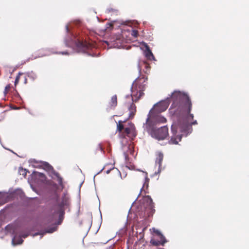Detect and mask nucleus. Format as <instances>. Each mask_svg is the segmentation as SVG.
Listing matches in <instances>:
<instances>
[{"label": "nucleus", "mask_w": 249, "mask_h": 249, "mask_svg": "<svg viewBox=\"0 0 249 249\" xmlns=\"http://www.w3.org/2000/svg\"><path fill=\"white\" fill-rule=\"evenodd\" d=\"M171 97L173 99L172 107H177L178 109L182 110L187 115V120H179L171 125L172 135L169 142L170 144H177L181 141L182 136H187L192 132V125L196 124L197 123L195 120L191 124H189L188 122L193 119L194 115L190 113L192 103L187 94L180 91H175Z\"/></svg>", "instance_id": "f257e3e1"}, {"label": "nucleus", "mask_w": 249, "mask_h": 249, "mask_svg": "<svg viewBox=\"0 0 249 249\" xmlns=\"http://www.w3.org/2000/svg\"><path fill=\"white\" fill-rule=\"evenodd\" d=\"M166 122V119L162 116L155 115L151 118L147 117L145 123L143 124L144 130L151 136L152 137L158 140L164 139L168 135V129L167 126H161L156 129V125L160 123Z\"/></svg>", "instance_id": "f03ea898"}, {"label": "nucleus", "mask_w": 249, "mask_h": 249, "mask_svg": "<svg viewBox=\"0 0 249 249\" xmlns=\"http://www.w3.org/2000/svg\"><path fill=\"white\" fill-rule=\"evenodd\" d=\"M155 212L154 204L151 197L149 196H144L140 200L137 208V212L142 217H149L153 215Z\"/></svg>", "instance_id": "7ed1b4c3"}, {"label": "nucleus", "mask_w": 249, "mask_h": 249, "mask_svg": "<svg viewBox=\"0 0 249 249\" xmlns=\"http://www.w3.org/2000/svg\"><path fill=\"white\" fill-rule=\"evenodd\" d=\"M169 105L168 99L161 101L154 105L153 107L150 110L147 117L150 118L155 115L161 116L160 113L166 110Z\"/></svg>", "instance_id": "20e7f679"}, {"label": "nucleus", "mask_w": 249, "mask_h": 249, "mask_svg": "<svg viewBox=\"0 0 249 249\" xmlns=\"http://www.w3.org/2000/svg\"><path fill=\"white\" fill-rule=\"evenodd\" d=\"M69 198L65 195L62 197L61 202L58 205L54 206V212L53 216L56 217L58 215L59 221L58 224H60L63 219V216L64 214V207L69 204Z\"/></svg>", "instance_id": "39448f33"}, {"label": "nucleus", "mask_w": 249, "mask_h": 249, "mask_svg": "<svg viewBox=\"0 0 249 249\" xmlns=\"http://www.w3.org/2000/svg\"><path fill=\"white\" fill-rule=\"evenodd\" d=\"M65 43L66 46L71 48H75L76 52L78 53H85L88 49V47L80 41H76L71 38L70 41L65 39Z\"/></svg>", "instance_id": "423d86ee"}, {"label": "nucleus", "mask_w": 249, "mask_h": 249, "mask_svg": "<svg viewBox=\"0 0 249 249\" xmlns=\"http://www.w3.org/2000/svg\"><path fill=\"white\" fill-rule=\"evenodd\" d=\"M40 165L39 167H42L43 169L45 170L47 172H48L49 174H50V176H55L57 178V180L59 184H61L62 183V178L59 176V175L58 173L56 172L54 170L53 167L50 165L48 162L45 161H40L39 162Z\"/></svg>", "instance_id": "0eeeda50"}, {"label": "nucleus", "mask_w": 249, "mask_h": 249, "mask_svg": "<svg viewBox=\"0 0 249 249\" xmlns=\"http://www.w3.org/2000/svg\"><path fill=\"white\" fill-rule=\"evenodd\" d=\"M124 131L126 134L129 138L133 139L137 135L135 127L134 124L132 123H129L127 127H125Z\"/></svg>", "instance_id": "6e6552de"}, {"label": "nucleus", "mask_w": 249, "mask_h": 249, "mask_svg": "<svg viewBox=\"0 0 249 249\" xmlns=\"http://www.w3.org/2000/svg\"><path fill=\"white\" fill-rule=\"evenodd\" d=\"M29 235V233L22 234L20 236H18L17 235L14 236L12 240V244L13 246L21 244L22 243L23 240L22 238H26Z\"/></svg>", "instance_id": "1a4fd4ad"}, {"label": "nucleus", "mask_w": 249, "mask_h": 249, "mask_svg": "<svg viewBox=\"0 0 249 249\" xmlns=\"http://www.w3.org/2000/svg\"><path fill=\"white\" fill-rule=\"evenodd\" d=\"M163 155L161 152H159L157 154V158L155 161L156 165H158V172H155V174H159L161 171V165L163 160Z\"/></svg>", "instance_id": "9d476101"}, {"label": "nucleus", "mask_w": 249, "mask_h": 249, "mask_svg": "<svg viewBox=\"0 0 249 249\" xmlns=\"http://www.w3.org/2000/svg\"><path fill=\"white\" fill-rule=\"evenodd\" d=\"M160 240L155 238H152L150 240V243L154 246H159L160 245L163 246L167 240L164 236H161V237H159Z\"/></svg>", "instance_id": "9b49d317"}, {"label": "nucleus", "mask_w": 249, "mask_h": 249, "mask_svg": "<svg viewBox=\"0 0 249 249\" xmlns=\"http://www.w3.org/2000/svg\"><path fill=\"white\" fill-rule=\"evenodd\" d=\"M144 45L145 47V50L144 51V54L145 56L147 59L150 60H155L154 55L150 50L149 46L145 43H144Z\"/></svg>", "instance_id": "f8f14e48"}, {"label": "nucleus", "mask_w": 249, "mask_h": 249, "mask_svg": "<svg viewBox=\"0 0 249 249\" xmlns=\"http://www.w3.org/2000/svg\"><path fill=\"white\" fill-rule=\"evenodd\" d=\"M56 229H57V227L56 226H53V227L47 229L44 231L40 232H36L33 235V236L34 237V236L38 235H41L43 236V235L46 233H53L56 230Z\"/></svg>", "instance_id": "ddd939ff"}, {"label": "nucleus", "mask_w": 249, "mask_h": 249, "mask_svg": "<svg viewBox=\"0 0 249 249\" xmlns=\"http://www.w3.org/2000/svg\"><path fill=\"white\" fill-rule=\"evenodd\" d=\"M8 195L6 193L0 192V206L8 201Z\"/></svg>", "instance_id": "4468645a"}, {"label": "nucleus", "mask_w": 249, "mask_h": 249, "mask_svg": "<svg viewBox=\"0 0 249 249\" xmlns=\"http://www.w3.org/2000/svg\"><path fill=\"white\" fill-rule=\"evenodd\" d=\"M15 231V226L12 225H8L6 226L4 230H2L1 232H4V233L7 234L8 233H13Z\"/></svg>", "instance_id": "2eb2a0df"}, {"label": "nucleus", "mask_w": 249, "mask_h": 249, "mask_svg": "<svg viewBox=\"0 0 249 249\" xmlns=\"http://www.w3.org/2000/svg\"><path fill=\"white\" fill-rule=\"evenodd\" d=\"M52 53H54V52H51L50 51L47 50L46 51V53H39L38 56H36L35 58L39 57H42L45 55H49ZM59 53V54H69V53L67 51L64 52H61L59 53Z\"/></svg>", "instance_id": "dca6fc26"}, {"label": "nucleus", "mask_w": 249, "mask_h": 249, "mask_svg": "<svg viewBox=\"0 0 249 249\" xmlns=\"http://www.w3.org/2000/svg\"><path fill=\"white\" fill-rule=\"evenodd\" d=\"M136 106L135 105H134L133 104H132L129 108V117H133L135 114V113L136 112Z\"/></svg>", "instance_id": "f3484780"}, {"label": "nucleus", "mask_w": 249, "mask_h": 249, "mask_svg": "<svg viewBox=\"0 0 249 249\" xmlns=\"http://www.w3.org/2000/svg\"><path fill=\"white\" fill-rule=\"evenodd\" d=\"M110 106L111 107H115L117 104V96L116 95L113 96L111 98V101L109 103Z\"/></svg>", "instance_id": "a211bd4d"}, {"label": "nucleus", "mask_w": 249, "mask_h": 249, "mask_svg": "<svg viewBox=\"0 0 249 249\" xmlns=\"http://www.w3.org/2000/svg\"><path fill=\"white\" fill-rule=\"evenodd\" d=\"M106 43L107 44V45L108 46H109V47L110 48H120L122 47V45L121 44H119L116 41H115L114 42H113L112 44L110 45L108 43V42L107 41H106Z\"/></svg>", "instance_id": "6ab92c4d"}, {"label": "nucleus", "mask_w": 249, "mask_h": 249, "mask_svg": "<svg viewBox=\"0 0 249 249\" xmlns=\"http://www.w3.org/2000/svg\"><path fill=\"white\" fill-rule=\"evenodd\" d=\"M149 180V179L148 178L147 173H145V182L143 183V187L141 188V191L142 190V189H144L145 187H146V188H148Z\"/></svg>", "instance_id": "aec40b11"}, {"label": "nucleus", "mask_w": 249, "mask_h": 249, "mask_svg": "<svg viewBox=\"0 0 249 249\" xmlns=\"http://www.w3.org/2000/svg\"><path fill=\"white\" fill-rule=\"evenodd\" d=\"M122 123L121 121H119L117 124V130L120 132L122 131L124 128V125L121 124Z\"/></svg>", "instance_id": "412c9836"}, {"label": "nucleus", "mask_w": 249, "mask_h": 249, "mask_svg": "<svg viewBox=\"0 0 249 249\" xmlns=\"http://www.w3.org/2000/svg\"><path fill=\"white\" fill-rule=\"evenodd\" d=\"M152 230L155 233L157 236H159V237H161V236H163V235L161 234L159 230L156 229L155 228H153Z\"/></svg>", "instance_id": "4be33fe9"}, {"label": "nucleus", "mask_w": 249, "mask_h": 249, "mask_svg": "<svg viewBox=\"0 0 249 249\" xmlns=\"http://www.w3.org/2000/svg\"><path fill=\"white\" fill-rule=\"evenodd\" d=\"M138 31L137 30H133L131 31V35L134 37H137L138 36Z\"/></svg>", "instance_id": "5701e85b"}, {"label": "nucleus", "mask_w": 249, "mask_h": 249, "mask_svg": "<svg viewBox=\"0 0 249 249\" xmlns=\"http://www.w3.org/2000/svg\"><path fill=\"white\" fill-rule=\"evenodd\" d=\"M21 74V73L19 72L18 73V75L17 76L16 78V79L15 80V86L19 82V77H20V75Z\"/></svg>", "instance_id": "b1692460"}, {"label": "nucleus", "mask_w": 249, "mask_h": 249, "mask_svg": "<svg viewBox=\"0 0 249 249\" xmlns=\"http://www.w3.org/2000/svg\"><path fill=\"white\" fill-rule=\"evenodd\" d=\"M19 172H20V174L21 175H22L24 176H25L26 175V174H27V172H26V171L25 169H23V168H22L21 169H20L19 170Z\"/></svg>", "instance_id": "393cba45"}, {"label": "nucleus", "mask_w": 249, "mask_h": 249, "mask_svg": "<svg viewBox=\"0 0 249 249\" xmlns=\"http://www.w3.org/2000/svg\"><path fill=\"white\" fill-rule=\"evenodd\" d=\"M10 85H7L5 88V90H4V94H6L7 92V91L10 89Z\"/></svg>", "instance_id": "a878e982"}, {"label": "nucleus", "mask_w": 249, "mask_h": 249, "mask_svg": "<svg viewBox=\"0 0 249 249\" xmlns=\"http://www.w3.org/2000/svg\"><path fill=\"white\" fill-rule=\"evenodd\" d=\"M139 89H140L139 92V98L142 95L143 92L141 90V88L139 87Z\"/></svg>", "instance_id": "bb28decb"}, {"label": "nucleus", "mask_w": 249, "mask_h": 249, "mask_svg": "<svg viewBox=\"0 0 249 249\" xmlns=\"http://www.w3.org/2000/svg\"><path fill=\"white\" fill-rule=\"evenodd\" d=\"M124 158H125V160L126 161L127 159H128V155L125 152L124 153Z\"/></svg>", "instance_id": "cd10ccee"}, {"label": "nucleus", "mask_w": 249, "mask_h": 249, "mask_svg": "<svg viewBox=\"0 0 249 249\" xmlns=\"http://www.w3.org/2000/svg\"><path fill=\"white\" fill-rule=\"evenodd\" d=\"M135 87H136V83H135V81H134L132 85L131 89H133V88H135Z\"/></svg>", "instance_id": "c85d7f7f"}, {"label": "nucleus", "mask_w": 249, "mask_h": 249, "mask_svg": "<svg viewBox=\"0 0 249 249\" xmlns=\"http://www.w3.org/2000/svg\"><path fill=\"white\" fill-rule=\"evenodd\" d=\"M66 30L67 33L69 32V29L68 25L66 26Z\"/></svg>", "instance_id": "c756f323"}, {"label": "nucleus", "mask_w": 249, "mask_h": 249, "mask_svg": "<svg viewBox=\"0 0 249 249\" xmlns=\"http://www.w3.org/2000/svg\"><path fill=\"white\" fill-rule=\"evenodd\" d=\"M33 162H34L35 163H38V162L34 160H33Z\"/></svg>", "instance_id": "7c9ffc66"}, {"label": "nucleus", "mask_w": 249, "mask_h": 249, "mask_svg": "<svg viewBox=\"0 0 249 249\" xmlns=\"http://www.w3.org/2000/svg\"><path fill=\"white\" fill-rule=\"evenodd\" d=\"M110 171L109 170H107V174H108L109 173Z\"/></svg>", "instance_id": "2f4dec72"}, {"label": "nucleus", "mask_w": 249, "mask_h": 249, "mask_svg": "<svg viewBox=\"0 0 249 249\" xmlns=\"http://www.w3.org/2000/svg\"><path fill=\"white\" fill-rule=\"evenodd\" d=\"M142 192V191L141 190V192H140V193H141ZM140 194H141V193H140V194H139V196H138V197H139V196L140 195Z\"/></svg>", "instance_id": "473e14b6"}, {"label": "nucleus", "mask_w": 249, "mask_h": 249, "mask_svg": "<svg viewBox=\"0 0 249 249\" xmlns=\"http://www.w3.org/2000/svg\"><path fill=\"white\" fill-rule=\"evenodd\" d=\"M18 108H19L18 107H16V108H15V109H18Z\"/></svg>", "instance_id": "72a5a7b5"}, {"label": "nucleus", "mask_w": 249, "mask_h": 249, "mask_svg": "<svg viewBox=\"0 0 249 249\" xmlns=\"http://www.w3.org/2000/svg\"><path fill=\"white\" fill-rule=\"evenodd\" d=\"M126 98L129 97V95H127V96H126Z\"/></svg>", "instance_id": "f704fd0d"}, {"label": "nucleus", "mask_w": 249, "mask_h": 249, "mask_svg": "<svg viewBox=\"0 0 249 249\" xmlns=\"http://www.w3.org/2000/svg\"><path fill=\"white\" fill-rule=\"evenodd\" d=\"M138 199V197H137L136 199H135V200H137V199Z\"/></svg>", "instance_id": "c9c22d12"}, {"label": "nucleus", "mask_w": 249, "mask_h": 249, "mask_svg": "<svg viewBox=\"0 0 249 249\" xmlns=\"http://www.w3.org/2000/svg\"><path fill=\"white\" fill-rule=\"evenodd\" d=\"M138 199V197H137L136 199H135V200H137V199Z\"/></svg>", "instance_id": "e433bc0d"}, {"label": "nucleus", "mask_w": 249, "mask_h": 249, "mask_svg": "<svg viewBox=\"0 0 249 249\" xmlns=\"http://www.w3.org/2000/svg\"><path fill=\"white\" fill-rule=\"evenodd\" d=\"M138 199V197H137L136 199H135V200H137V199Z\"/></svg>", "instance_id": "4c0bfd02"}, {"label": "nucleus", "mask_w": 249, "mask_h": 249, "mask_svg": "<svg viewBox=\"0 0 249 249\" xmlns=\"http://www.w3.org/2000/svg\"><path fill=\"white\" fill-rule=\"evenodd\" d=\"M131 96H132V99L133 100V98L132 95H131Z\"/></svg>", "instance_id": "58836bf2"}, {"label": "nucleus", "mask_w": 249, "mask_h": 249, "mask_svg": "<svg viewBox=\"0 0 249 249\" xmlns=\"http://www.w3.org/2000/svg\"><path fill=\"white\" fill-rule=\"evenodd\" d=\"M0 237L2 238V236H0Z\"/></svg>", "instance_id": "ea45409f"}]
</instances>
